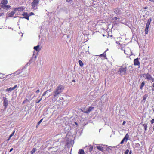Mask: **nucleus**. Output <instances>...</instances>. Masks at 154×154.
<instances>
[{"label":"nucleus","mask_w":154,"mask_h":154,"mask_svg":"<svg viewBox=\"0 0 154 154\" xmlns=\"http://www.w3.org/2000/svg\"><path fill=\"white\" fill-rule=\"evenodd\" d=\"M38 125H37V126H36V127L37 128L38 127Z\"/></svg>","instance_id":"864d4df0"},{"label":"nucleus","mask_w":154,"mask_h":154,"mask_svg":"<svg viewBox=\"0 0 154 154\" xmlns=\"http://www.w3.org/2000/svg\"><path fill=\"white\" fill-rule=\"evenodd\" d=\"M11 136L10 135L9 136V138L7 140L8 141L11 138Z\"/></svg>","instance_id":"58836bf2"},{"label":"nucleus","mask_w":154,"mask_h":154,"mask_svg":"<svg viewBox=\"0 0 154 154\" xmlns=\"http://www.w3.org/2000/svg\"><path fill=\"white\" fill-rule=\"evenodd\" d=\"M79 66L81 67H82L83 66V65H84V64H83V62L81 60H79Z\"/></svg>","instance_id":"412c9836"},{"label":"nucleus","mask_w":154,"mask_h":154,"mask_svg":"<svg viewBox=\"0 0 154 154\" xmlns=\"http://www.w3.org/2000/svg\"><path fill=\"white\" fill-rule=\"evenodd\" d=\"M36 149L35 148H33L32 151H31V154H33L36 151Z\"/></svg>","instance_id":"4be33fe9"},{"label":"nucleus","mask_w":154,"mask_h":154,"mask_svg":"<svg viewBox=\"0 0 154 154\" xmlns=\"http://www.w3.org/2000/svg\"><path fill=\"white\" fill-rule=\"evenodd\" d=\"M13 150V148H11L10 150L9 151V152H11V151H12Z\"/></svg>","instance_id":"49530a36"},{"label":"nucleus","mask_w":154,"mask_h":154,"mask_svg":"<svg viewBox=\"0 0 154 154\" xmlns=\"http://www.w3.org/2000/svg\"><path fill=\"white\" fill-rule=\"evenodd\" d=\"M8 1L7 0H2L1 3L2 5H6L7 4Z\"/></svg>","instance_id":"2eb2a0df"},{"label":"nucleus","mask_w":154,"mask_h":154,"mask_svg":"<svg viewBox=\"0 0 154 154\" xmlns=\"http://www.w3.org/2000/svg\"><path fill=\"white\" fill-rule=\"evenodd\" d=\"M129 152V154H132L131 150H130Z\"/></svg>","instance_id":"a18cd8bd"},{"label":"nucleus","mask_w":154,"mask_h":154,"mask_svg":"<svg viewBox=\"0 0 154 154\" xmlns=\"http://www.w3.org/2000/svg\"><path fill=\"white\" fill-rule=\"evenodd\" d=\"M1 7L2 8L4 9L8 10L11 7V6L9 5H1Z\"/></svg>","instance_id":"f8f14e48"},{"label":"nucleus","mask_w":154,"mask_h":154,"mask_svg":"<svg viewBox=\"0 0 154 154\" xmlns=\"http://www.w3.org/2000/svg\"><path fill=\"white\" fill-rule=\"evenodd\" d=\"M72 81L73 82H75V80H72Z\"/></svg>","instance_id":"8fccbe9b"},{"label":"nucleus","mask_w":154,"mask_h":154,"mask_svg":"<svg viewBox=\"0 0 154 154\" xmlns=\"http://www.w3.org/2000/svg\"><path fill=\"white\" fill-rule=\"evenodd\" d=\"M15 12H16L14 11H11V13L8 14V17H12L15 13Z\"/></svg>","instance_id":"4468645a"},{"label":"nucleus","mask_w":154,"mask_h":154,"mask_svg":"<svg viewBox=\"0 0 154 154\" xmlns=\"http://www.w3.org/2000/svg\"><path fill=\"white\" fill-rule=\"evenodd\" d=\"M125 123H126V122L125 121H124L123 122L122 124L123 125H125Z\"/></svg>","instance_id":"c03bdc74"},{"label":"nucleus","mask_w":154,"mask_h":154,"mask_svg":"<svg viewBox=\"0 0 154 154\" xmlns=\"http://www.w3.org/2000/svg\"><path fill=\"white\" fill-rule=\"evenodd\" d=\"M78 154H85V152L83 150L79 149L78 152Z\"/></svg>","instance_id":"6ab92c4d"},{"label":"nucleus","mask_w":154,"mask_h":154,"mask_svg":"<svg viewBox=\"0 0 154 154\" xmlns=\"http://www.w3.org/2000/svg\"><path fill=\"white\" fill-rule=\"evenodd\" d=\"M42 98L41 97L40 99L39 100H37L36 101V103H38L42 100Z\"/></svg>","instance_id":"c85d7f7f"},{"label":"nucleus","mask_w":154,"mask_h":154,"mask_svg":"<svg viewBox=\"0 0 154 154\" xmlns=\"http://www.w3.org/2000/svg\"><path fill=\"white\" fill-rule=\"evenodd\" d=\"M152 21V19L151 18L147 20V22L146 24L145 29V34H147L148 33L149 31V28L151 22Z\"/></svg>","instance_id":"7ed1b4c3"},{"label":"nucleus","mask_w":154,"mask_h":154,"mask_svg":"<svg viewBox=\"0 0 154 154\" xmlns=\"http://www.w3.org/2000/svg\"><path fill=\"white\" fill-rule=\"evenodd\" d=\"M75 124L76 125H78V124L76 122H75Z\"/></svg>","instance_id":"09e8293b"},{"label":"nucleus","mask_w":154,"mask_h":154,"mask_svg":"<svg viewBox=\"0 0 154 154\" xmlns=\"http://www.w3.org/2000/svg\"><path fill=\"white\" fill-rule=\"evenodd\" d=\"M127 67L126 66H120L118 72L121 75H125L127 74Z\"/></svg>","instance_id":"f03ea898"},{"label":"nucleus","mask_w":154,"mask_h":154,"mask_svg":"<svg viewBox=\"0 0 154 154\" xmlns=\"http://www.w3.org/2000/svg\"><path fill=\"white\" fill-rule=\"evenodd\" d=\"M125 141V140L123 138V139L122 140L120 144H123L124 143V142Z\"/></svg>","instance_id":"72a5a7b5"},{"label":"nucleus","mask_w":154,"mask_h":154,"mask_svg":"<svg viewBox=\"0 0 154 154\" xmlns=\"http://www.w3.org/2000/svg\"><path fill=\"white\" fill-rule=\"evenodd\" d=\"M3 106H4L5 108L6 109L7 108L8 104V100L7 98L5 97H3Z\"/></svg>","instance_id":"39448f33"},{"label":"nucleus","mask_w":154,"mask_h":154,"mask_svg":"<svg viewBox=\"0 0 154 154\" xmlns=\"http://www.w3.org/2000/svg\"><path fill=\"white\" fill-rule=\"evenodd\" d=\"M153 130H154V125H153Z\"/></svg>","instance_id":"603ef678"},{"label":"nucleus","mask_w":154,"mask_h":154,"mask_svg":"<svg viewBox=\"0 0 154 154\" xmlns=\"http://www.w3.org/2000/svg\"><path fill=\"white\" fill-rule=\"evenodd\" d=\"M93 149V147L92 146H91L89 148V151L90 152H91V151Z\"/></svg>","instance_id":"c756f323"},{"label":"nucleus","mask_w":154,"mask_h":154,"mask_svg":"<svg viewBox=\"0 0 154 154\" xmlns=\"http://www.w3.org/2000/svg\"><path fill=\"white\" fill-rule=\"evenodd\" d=\"M129 152V150L128 149H126L124 152V154H128Z\"/></svg>","instance_id":"2f4dec72"},{"label":"nucleus","mask_w":154,"mask_h":154,"mask_svg":"<svg viewBox=\"0 0 154 154\" xmlns=\"http://www.w3.org/2000/svg\"><path fill=\"white\" fill-rule=\"evenodd\" d=\"M39 92H40V91H39V89H38V90H37V91H36V93H39Z\"/></svg>","instance_id":"a19ab883"},{"label":"nucleus","mask_w":154,"mask_h":154,"mask_svg":"<svg viewBox=\"0 0 154 154\" xmlns=\"http://www.w3.org/2000/svg\"><path fill=\"white\" fill-rule=\"evenodd\" d=\"M17 87V85H15L13 87V88H10L8 89V91H12L14 90L16 87Z\"/></svg>","instance_id":"5701e85b"},{"label":"nucleus","mask_w":154,"mask_h":154,"mask_svg":"<svg viewBox=\"0 0 154 154\" xmlns=\"http://www.w3.org/2000/svg\"><path fill=\"white\" fill-rule=\"evenodd\" d=\"M143 126L144 128L145 131H146L147 130V126L146 124H144L143 125Z\"/></svg>","instance_id":"b1692460"},{"label":"nucleus","mask_w":154,"mask_h":154,"mask_svg":"<svg viewBox=\"0 0 154 154\" xmlns=\"http://www.w3.org/2000/svg\"><path fill=\"white\" fill-rule=\"evenodd\" d=\"M88 47L87 46L85 45L83 47L84 51L85 52H87L88 51Z\"/></svg>","instance_id":"a211bd4d"},{"label":"nucleus","mask_w":154,"mask_h":154,"mask_svg":"<svg viewBox=\"0 0 154 154\" xmlns=\"http://www.w3.org/2000/svg\"><path fill=\"white\" fill-rule=\"evenodd\" d=\"M134 64L135 66H139L140 62L138 58L134 59Z\"/></svg>","instance_id":"9b49d317"},{"label":"nucleus","mask_w":154,"mask_h":154,"mask_svg":"<svg viewBox=\"0 0 154 154\" xmlns=\"http://www.w3.org/2000/svg\"><path fill=\"white\" fill-rule=\"evenodd\" d=\"M97 149L103 152L104 151L103 148L101 146H97Z\"/></svg>","instance_id":"f3484780"},{"label":"nucleus","mask_w":154,"mask_h":154,"mask_svg":"<svg viewBox=\"0 0 154 154\" xmlns=\"http://www.w3.org/2000/svg\"><path fill=\"white\" fill-rule=\"evenodd\" d=\"M62 98V99H63V97H61Z\"/></svg>","instance_id":"13d9d810"},{"label":"nucleus","mask_w":154,"mask_h":154,"mask_svg":"<svg viewBox=\"0 0 154 154\" xmlns=\"http://www.w3.org/2000/svg\"><path fill=\"white\" fill-rule=\"evenodd\" d=\"M48 90H47L46 91H45V92H44L43 93V94H42V97H43V96H44L45 95H46V93H47V92H48Z\"/></svg>","instance_id":"cd10ccee"},{"label":"nucleus","mask_w":154,"mask_h":154,"mask_svg":"<svg viewBox=\"0 0 154 154\" xmlns=\"http://www.w3.org/2000/svg\"><path fill=\"white\" fill-rule=\"evenodd\" d=\"M61 98V97H60V100H61V99H62V98Z\"/></svg>","instance_id":"6e6d98bb"},{"label":"nucleus","mask_w":154,"mask_h":154,"mask_svg":"<svg viewBox=\"0 0 154 154\" xmlns=\"http://www.w3.org/2000/svg\"><path fill=\"white\" fill-rule=\"evenodd\" d=\"M143 76L146 79L149 80H151L152 77L151 75L148 73L143 74Z\"/></svg>","instance_id":"0eeeda50"},{"label":"nucleus","mask_w":154,"mask_h":154,"mask_svg":"<svg viewBox=\"0 0 154 154\" xmlns=\"http://www.w3.org/2000/svg\"><path fill=\"white\" fill-rule=\"evenodd\" d=\"M114 12L116 14L120 15L122 14V12L120 8H116L114 9Z\"/></svg>","instance_id":"423d86ee"},{"label":"nucleus","mask_w":154,"mask_h":154,"mask_svg":"<svg viewBox=\"0 0 154 154\" xmlns=\"http://www.w3.org/2000/svg\"><path fill=\"white\" fill-rule=\"evenodd\" d=\"M148 95L147 94H146L144 95L143 96V100H145L146 99L147 97H148Z\"/></svg>","instance_id":"bb28decb"},{"label":"nucleus","mask_w":154,"mask_h":154,"mask_svg":"<svg viewBox=\"0 0 154 154\" xmlns=\"http://www.w3.org/2000/svg\"><path fill=\"white\" fill-rule=\"evenodd\" d=\"M15 131H14L13 132V133L11 134L10 135V136H11V137H12L14 134L15 133Z\"/></svg>","instance_id":"f704fd0d"},{"label":"nucleus","mask_w":154,"mask_h":154,"mask_svg":"<svg viewBox=\"0 0 154 154\" xmlns=\"http://www.w3.org/2000/svg\"><path fill=\"white\" fill-rule=\"evenodd\" d=\"M94 109V107L90 106L89 107L88 110L83 112L86 113H90Z\"/></svg>","instance_id":"ddd939ff"},{"label":"nucleus","mask_w":154,"mask_h":154,"mask_svg":"<svg viewBox=\"0 0 154 154\" xmlns=\"http://www.w3.org/2000/svg\"><path fill=\"white\" fill-rule=\"evenodd\" d=\"M119 19V20L120 19V18H117V17H115L114 18H113V19L114 20H117V19Z\"/></svg>","instance_id":"c9c22d12"},{"label":"nucleus","mask_w":154,"mask_h":154,"mask_svg":"<svg viewBox=\"0 0 154 154\" xmlns=\"http://www.w3.org/2000/svg\"><path fill=\"white\" fill-rule=\"evenodd\" d=\"M40 0H33L31 3L32 8L34 9H36L39 3Z\"/></svg>","instance_id":"20e7f679"},{"label":"nucleus","mask_w":154,"mask_h":154,"mask_svg":"<svg viewBox=\"0 0 154 154\" xmlns=\"http://www.w3.org/2000/svg\"><path fill=\"white\" fill-rule=\"evenodd\" d=\"M151 80L152 82H154V79L152 78V77L151 79Z\"/></svg>","instance_id":"ea45409f"},{"label":"nucleus","mask_w":154,"mask_h":154,"mask_svg":"<svg viewBox=\"0 0 154 154\" xmlns=\"http://www.w3.org/2000/svg\"><path fill=\"white\" fill-rule=\"evenodd\" d=\"M22 15L24 17H22V18H25L28 20L29 19V15L27 12H24L23 13Z\"/></svg>","instance_id":"1a4fd4ad"},{"label":"nucleus","mask_w":154,"mask_h":154,"mask_svg":"<svg viewBox=\"0 0 154 154\" xmlns=\"http://www.w3.org/2000/svg\"><path fill=\"white\" fill-rule=\"evenodd\" d=\"M24 8L23 6H22L14 8V11L15 12H16L17 11H18L20 12H22L24 10Z\"/></svg>","instance_id":"6e6552de"},{"label":"nucleus","mask_w":154,"mask_h":154,"mask_svg":"<svg viewBox=\"0 0 154 154\" xmlns=\"http://www.w3.org/2000/svg\"><path fill=\"white\" fill-rule=\"evenodd\" d=\"M64 88L63 85H59L57 88L54 91V100H56L58 98V95L62 92Z\"/></svg>","instance_id":"f257e3e1"},{"label":"nucleus","mask_w":154,"mask_h":154,"mask_svg":"<svg viewBox=\"0 0 154 154\" xmlns=\"http://www.w3.org/2000/svg\"><path fill=\"white\" fill-rule=\"evenodd\" d=\"M106 149L107 151L109 153L112 151V149L110 147H107Z\"/></svg>","instance_id":"a878e982"},{"label":"nucleus","mask_w":154,"mask_h":154,"mask_svg":"<svg viewBox=\"0 0 154 154\" xmlns=\"http://www.w3.org/2000/svg\"><path fill=\"white\" fill-rule=\"evenodd\" d=\"M150 2H154V0H149Z\"/></svg>","instance_id":"79ce46f5"},{"label":"nucleus","mask_w":154,"mask_h":154,"mask_svg":"<svg viewBox=\"0 0 154 154\" xmlns=\"http://www.w3.org/2000/svg\"><path fill=\"white\" fill-rule=\"evenodd\" d=\"M34 13H33V12H31L30 13H29V17L31 15H34Z\"/></svg>","instance_id":"e433bc0d"},{"label":"nucleus","mask_w":154,"mask_h":154,"mask_svg":"<svg viewBox=\"0 0 154 154\" xmlns=\"http://www.w3.org/2000/svg\"><path fill=\"white\" fill-rule=\"evenodd\" d=\"M144 85H145V82L144 81L142 82L141 83L140 86V89L141 90H142L143 89V87L144 86Z\"/></svg>","instance_id":"aec40b11"},{"label":"nucleus","mask_w":154,"mask_h":154,"mask_svg":"<svg viewBox=\"0 0 154 154\" xmlns=\"http://www.w3.org/2000/svg\"><path fill=\"white\" fill-rule=\"evenodd\" d=\"M147 8H148V7H147V6H146V7H143V9H147Z\"/></svg>","instance_id":"37998d69"},{"label":"nucleus","mask_w":154,"mask_h":154,"mask_svg":"<svg viewBox=\"0 0 154 154\" xmlns=\"http://www.w3.org/2000/svg\"><path fill=\"white\" fill-rule=\"evenodd\" d=\"M28 101H29L27 99H26V100H24V101L23 102V104H24Z\"/></svg>","instance_id":"7c9ffc66"},{"label":"nucleus","mask_w":154,"mask_h":154,"mask_svg":"<svg viewBox=\"0 0 154 154\" xmlns=\"http://www.w3.org/2000/svg\"><path fill=\"white\" fill-rule=\"evenodd\" d=\"M43 120V119H41L38 123V125H39L42 122Z\"/></svg>","instance_id":"473e14b6"},{"label":"nucleus","mask_w":154,"mask_h":154,"mask_svg":"<svg viewBox=\"0 0 154 154\" xmlns=\"http://www.w3.org/2000/svg\"><path fill=\"white\" fill-rule=\"evenodd\" d=\"M152 91H154V89L152 88Z\"/></svg>","instance_id":"5fc2aeb1"},{"label":"nucleus","mask_w":154,"mask_h":154,"mask_svg":"<svg viewBox=\"0 0 154 154\" xmlns=\"http://www.w3.org/2000/svg\"><path fill=\"white\" fill-rule=\"evenodd\" d=\"M152 87L154 88V83H153L152 85Z\"/></svg>","instance_id":"3c124183"},{"label":"nucleus","mask_w":154,"mask_h":154,"mask_svg":"<svg viewBox=\"0 0 154 154\" xmlns=\"http://www.w3.org/2000/svg\"><path fill=\"white\" fill-rule=\"evenodd\" d=\"M39 48V45H38L34 47V50H35L36 51H38V48Z\"/></svg>","instance_id":"393cba45"},{"label":"nucleus","mask_w":154,"mask_h":154,"mask_svg":"<svg viewBox=\"0 0 154 154\" xmlns=\"http://www.w3.org/2000/svg\"><path fill=\"white\" fill-rule=\"evenodd\" d=\"M129 138V136L128 135V133H127L126 135H125L124 137L123 138L125 140V141L127 142Z\"/></svg>","instance_id":"dca6fc26"},{"label":"nucleus","mask_w":154,"mask_h":154,"mask_svg":"<svg viewBox=\"0 0 154 154\" xmlns=\"http://www.w3.org/2000/svg\"><path fill=\"white\" fill-rule=\"evenodd\" d=\"M107 51V50H106L105 51L103 54L99 55H98V56L100 57H102V59H105L106 58V51Z\"/></svg>","instance_id":"9d476101"},{"label":"nucleus","mask_w":154,"mask_h":154,"mask_svg":"<svg viewBox=\"0 0 154 154\" xmlns=\"http://www.w3.org/2000/svg\"><path fill=\"white\" fill-rule=\"evenodd\" d=\"M61 98V97H60V100H61V99H62V98Z\"/></svg>","instance_id":"4d7b16f0"},{"label":"nucleus","mask_w":154,"mask_h":154,"mask_svg":"<svg viewBox=\"0 0 154 154\" xmlns=\"http://www.w3.org/2000/svg\"><path fill=\"white\" fill-rule=\"evenodd\" d=\"M151 124H153L154 123V119H153L151 120Z\"/></svg>","instance_id":"4c0bfd02"},{"label":"nucleus","mask_w":154,"mask_h":154,"mask_svg":"<svg viewBox=\"0 0 154 154\" xmlns=\"http://www.w3.org/2000/svg\"><path fill=\"white\" fill-rule=\"evenodd\" d=\"M72 1V0H66V1L68 2H69Z\"/></svg>","instance_id":"de8ad7c7"}]
</instances>
